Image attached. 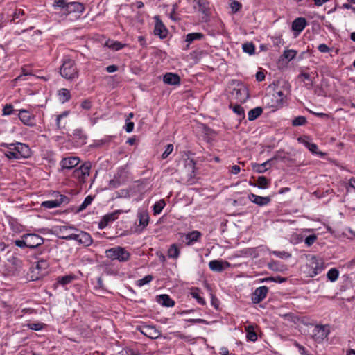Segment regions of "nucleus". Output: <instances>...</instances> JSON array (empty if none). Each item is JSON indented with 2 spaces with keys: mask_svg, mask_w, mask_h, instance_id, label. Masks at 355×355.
I'll return each instance as SVG.
<instances>
[{
  "mask_svg": "<svg viewBox=\"0 0 355 355\" xmlns=\"http://www.w3.org/2000/svg\"><path fill=\"white\" fill-rule=\"evenodd\" d=\"M80 162V159L78 157H69L62 159L61 166L64 169H71L76 166Z\"/></svg>",
  "mask_w": 355,
  "mask_h": 355,
  "instance_id": "obj_18",
  "label": "nucleus"
},
{
  "mask_svg": "<svg viewBox=\"0 0 355 355\" xmlns=\"http://www.w3.org/2000/svg\"><path fill=\"white\" fill-rule=\"evenodd\" d=\"M318 49L321 53H328L330 51V49L328 47V46L324 44H320Z\"/></svg>",
  "mask_w": 355,
  "mask_h": 355,
  "instance_id": "obj_61",
  "label": "nucleus"
},
{
  "mask_svg": "<svg viewBox=\"0 0 355 355\" xmlns=\"http://www.w3.org/2000/svg\"><path fill=\"white\" fill-rule=\"evenodd\" d=\"M203 37V34L200 33H189L186 36V42L190 44L194 40H201Z\"/></svg>",
  "mask_w": 355,
  "mask_h": 355,
  "instance_id": "obj_35",
  "label": "nucleus"
},
{
  "mask_svg": "<svg viewBox=\"0 0 355 355\" xmlns=\"http://www.w3.org/2000/svg\"><path fill=\"white\" fill-rule=\"evenodd\" d=\"M230 263L226 261L212 260L209 263V268L214 272H220L230 267Z\"/></svg>",
  "mask_w": 355,
  "mask_h": 355,
  "instance_id": "obj_14",
  "label": "nucleus"
},
{
  "mask_svg": "<svg viewBox=\"0 0 355 355\" xmlns=\"http://www.w3.org/2000/svg\"><path fill=\"white\" fill-rule=\"evenodd\" d=\"M272 254L280 258H289L291 256V254L285 251H274Z\"/></svg>",
  "mask_w": 355,
  "mask_h": 355,
  "instance_id": "obj_50",
  "label": "nucleus"
},
{
  "mask_svg": "<svg viewBox=\"0 0 355 355\" xmlns=\"http://www.w3.org/2000/svg\"><path fill=\"white\" fill-rule=\"evenodd\" d=\"M105 46H108L109 48H110L112 49L117 51V50L121 49L124 45L119 42L108 40L106 42Z\"/></svg>",
  "mask_w": 355,
  "mask_h": 355,
  "instance_id": "obj_40",
  "label": "nucleus"
},
{
  "mask_svg": "<svg viewBox=\"0 0 355 355\" xmlns=\"http://www.w3.org/2000/svg\"><path fill=\"white\" fill-rule=\"evenodd\" d=\"M74 240L85 246H89L92 243V239L90 234L78 230H76V238Z\"/></svg>",
  "mask_w": 355,
  "mask_h": 355,
  "instance_id": "obj_10",
  "label": "nucleus"
},
{
  "mask_svg": "<svg viewBox=\"0 0 355 355\" xmlns=\"http://www.w3.org/2000/svg\"><path fill=\"white\" fill-rule=\"evenodd\" d=\"M243 51L249 55H253L255 53V46L252 42H247L242 45Z\"/></svg>",
  "mask_w": 355,
  "mask_h": 355,
  "instance_id": "obj_37",
  "label": "nucleus"
},
{
  "mask_svg": "<svg viewBox=\"0 0 355 355\" xmlns=\"http://www.w3.org/2000/svg\"><path fill=\"white\" fill-rule=\"evenodd\" d=\"M247 332V338L250 341H255L257 339V335L254 331L253 326L249 325L245 327Z\"/></svg>",
  "mask_w": 355,
  "mask_h": 355,
  "instance_id": "obj_34",
  "label": "nucleus"
},
{
  "mask_svg": "<svg viewBox=\"0 0 355 355\" xmlns=\"http://www.w3.org/2000/svg\"><path fill=\"white\" fill-rule=\"evenodd\" d=\"M81 107L85 110H89L92 107V102L88 100H84L80 105Z\"/></svg>",
  "mask_w": 355,
  "mask_h": 355,
  "instance_id": "obj_57",
  "label": "nucleus"
},
{
  "mask_svg": "<svg viewBox=\"0 0 355 355\" xmlns=\"http://www.w3.org/2000/svg\"><path fill=\"white\" fill-rule=\"evenodd\" d=\"M85 10V6L83 3L79 2H70L67 3V12H63L65 15H67L71 12L82 13Z\"/></svg>",
  "mask_w": 355,
  "mask_h": 355,
  "instance_id": "obj_17",
  "label": "nucleus"
},
{
  "mask_svg": "<svg viewBox=\"0 0 355 355\" xmlns=\"http://www.w3.org/2000/svg\"><path fill=\"white\" fill-rule=\"evenodd\" d=\"M60 72V75L67 80H73L78 76V70L75 61L69 58L63 61Z\"/></svg>",
  "mask_w": 355,
  "mask_h": 355,
  "instance_id": "obj_3",
  "label": "nucleus"
},
{
  "mask_svg": "<svg viewBox=\"0 0 355 355\" xmlns=\"http://www.w3.org/2000/svg\"><path fill=\"white\" fill-rule=\"evenodd\" d=\"M117 70H118V67L114 64L109 65L106 67V71L108 73H113V72L116 71Z\"/></svg>",
  "mask_w": 355,
  "mask_h": 355,
  "instance_id": "obj_64",
  "label": "nucleus"
},
{
  "mask_svg": "<svg viewBox=\"0 0 355 355\" xmlns=\"http://www.w3.org/2000/svg\"><path fill=\"white\" fill-rule=\"evenodd\" d=\"M257 182V187L260 189H266L270 184V181L265 176H259Z\"/></svg>",
  "mask_w": 355,
  "mask_h": 355,
  "instance_id": "obj_36",
  "label": "nucleus"
},
{
  "mask_svg": "<svg viewBox=\"0 0 355 355\" xmlns=\"http://www.w3.org/2000/svg\"><path fill=\"white\" fill-rule=\"evenodd\" d=\"M93 199H94V198L92 196H87L85 198L83 203L78 208V211H82L85 209H86V207L92 203V202L93 201Z\"/></svg>",
  "mask_w": 355,
  "mask_h": 355,
  "instance_id": "obj_42",
  "label": "nucleus"
},
{
  "mask_svg": "<svg viewBox=\"0 0 355 355\" xmlns=\"http://www.w3.org/2000/svg\"><path fill=\"white\" fill-rule=\"evenodd\" d=\"M53 6L63 9L64 12H67V3L64 0H55Z\"/></svg>",
  "mask_w": 355,
  "mask_h": 355,
  "instance_id": "obj_47",
  "label": "nucleus"
},
{
  "mask_svg": "<svg viewBox=\"0 0 355 355\" xmlns=\"http://www.w3.org/2000/svg\"><path fill=\"white\" fill-rule=\"evenodd\" d=\"M338 276L339 271L335 268L330 269L327 274L328 279L331 282H335L338 279Z\"/></svg>",
  "mask_w": 355,
  "mask_h": 355,
  "instance_id": "obj_38",
  "label": "nucleus"
},
{
  "mask_svg": "<svg viewBox=\"0 0 355 355\" xmlns=\"http://www.w3.org/2000/svg\"><path fill=\"white\" fill-rule=\"evenodd\" d=\"M1 146H5L8 148V150L3 153L8 159H19L21 158H27L30 157L31 154V150L29 146L23 143H3Z\"/></svg>",
  "mask_w": 355,
  "mask_h": 355,
  "instance_id": "obj_1",
  "label": "nucleus"
},
{
  "mask_svg": "<svg viewBox=\"0 0 355 355\" xmlns=\"http://www.w3.org/2000/svg\"><path fill=\"white\" fill-rule=\"evenodd\" d=\"M28 248H35L44 243V239L35 234H26Z\"/></svg>",
  "mask_w": 355,
  "mask_h": 355,
  "instance_id": "obj_13",
  "label": "nucleus"
},
{
  "mask_svg": "<svg viewBox=\"0 0 355 355\" xmlns=\"http://www.w3.org/2000/svg\"><path fill=\"white\" fill-rule=\"evenodd\" d=\"M295 346L298 348L299 352L302 355H309L308 351L302 345L297 343H295Z\"/></svg>",
  "mask_w": 355,
  "mask_h": 355,
  "instance_id": "obj_59",
  "label": "nucleus"
},
{
  "mask_svg": "<svg viewBox=\"0 0 355 355\" xmlns=\"http://www.w3.org/2000/svg\"><path fill=\"white\" fill-rule=\"evenodd\" d=\"M230 8L233 12H236L241 8V4L236 1H233L230 3Z\"/></svg>",
  "mask_w": 355,
  "mask_h": 355,
  "instance_id": "obj_49",
  "label": "nucleus"
},
{
  "mask_svg": "<svg viewBox=\"0 0 355 355\" xmlns=\"http://www.w3.org/2000/svg\"><path fill=\"white\" fill-rule=\"evenodd\" d=\"M307 25V21L304 17H298L296 18L292 23V29L297 32V33H301L306 26Z\"/></svg>",
  "mask_w": 355,
  "mask_h": 355,
  "instance_id": "obj_23",
  "label": "nucleus"
},
{
  "mask_svg": "<svg viewBox=\"0 0 355 355\" xmlns=\"http://www.w3.org/2000/svg\"><path fill=\"white\" fill-rule=\"evenodd\" d=\"M274 159H275V157L270 159L262 164L252 163V168L255 172H257L258 173H263L271 167V166H272L271 162Z\"/></svg>",
  "mask_w": 355,
  "mask_h": 355,
  "instance_id": "obj_21",
  "label": "nucleus"
},
{
  "mask_svg": "<svg viewBox=\"0 0 355 355\" xmlns=\"http://www.w3.org/2000/svg\"><path fill=\"white\" fill-rule=\"evenodd\" d=\"M312 153L319 155L320 156L322 157L325 155V153L322 152H318V146L315 144H312L310 145V147L308 148Z\"/></svg>",
  "mask_w": 355,
  "mask_h": 355,
  "instance_id": "obj_51",
  "label": "nucleus"
},
{
  "mask_svg": "<svg viewBox=\"0 0 355 355\" xmlns=\"http://www.w3.org/2000/svg\"><path fill=\"white\" fill-rule=\"evenodd\" d=\"M306 258L307 261L304 272L307 276L313 277L324 270V263L322 259L313 255H309Z\"/></svg>",
  "mask_w": 355,
  "mask_h": 355,
  "instance_id": "obj_2",
  "label": "nucleus"
},
{
  "mask_svg": "<svg viewBox=\"0 0 355 355\" xmlns=\"http://www.w3.org/2000/svg\"><path fill=\"white\" fill-rule=\"evenodd\" d=\"M286 279L282 277H270V278H266L263 279V281H273L277 283H282L286 282Z\"/></svg>",
  "mask_w": 355,
  "mask_h": 355,
  "instance_id": "obj_55",
  "label": "nucleus"
},
{
  "mask_svg": "<svg viewBox=\"0 0 355 355\" xmlns=\"http://www.w3.org/2000/svg\"><path fill=\"white\" fill-rule=\"evenodd\" d=\"M201 235L202 234L199 231L194 230L187 234H181V237L185 239L187 245H191L193 243L198 241Z\"/></svg>",
  "mask_w": 355,
  "mask_h": 355,
  "instance_id": "obj_22",
  "label": "nucleus"
},
{
  "mask_svg": "<svg viewBox=\"0 0 355 355\" xmlns=\"http://www.w3.org/2000/svg\"><path fill=\"white\" fill-rule=\"evenodd\" d=\"M76 229L72 226H60L55 230L58 236L62 239L74 240L76 238Z\"/></svg>",
  "mask_w": 355,
  "mask_h": 355,
  "instance_id": "obj_7",
  "label": "nucleus"
},
{
  "mask_svg": "<svg viewBox=\"0 0 355 355\" xmlns=\"http://www.w3.org/2000/svg\"><path fill=\"white\" fill-rule=\"evenodd\" d=\"M307 121L306 119L304 116H299L295 117L292 121V125L293 126H299V125H304L306 123Z\"/></svg>",
  "mask_w": 355,
  "mask_h": 355,
  "instance_id": "obj_43",
  "label": "nucleus"
},
{
  "mask_svg": "<svg viewBox=\"0 0 355 355\" xmlns=\"http://www.w3.org/2000/svg\"><path fill=\"white\" fill-rule=\"evenodd\" d=\"M157 302L166 307H172L175 304V302L166 294L159 295L157 297Z\"/></svg>",
  "mask_w": 355,
  "mask_h": 355,
  "instance_id": "obj_28",
  "label": "nucleus"
},
{
  "mask_svg": "<svg viewBox=\"0 0 355 355\" xmlns=\"http://www.w3.org/2000/svg\"><path fill=\"white\" fill-rule=\"evenodd\" d=\"M141 332L150 338H157L160 336V332L151 326L144 327Z\"/></svg>",
  "mask_w": 355,
  "mask_h": 355,
  "instance_id": "obj_27",
  "label": "nucleus"
},
{
  "mask_svg": "<svg viewBox=\"0 0 355 355\" xmlns=\"http://www.w3.org/2000/svg\"><path fill=\"white\" fill-rule=\"evenodd\" d=\"M155 25L154 29V33L156 35L159 36L160 38H164L166 37L168 31L162 21H161L159 16H155Z\"/></svg>",
  "mask_w": 355,
  "mask_h": 355,
  "instance_id": "obj_12",
  "label": "nucleus"
},
{
  "mask_svg": "<svg viewBox=\"0 0 355 355\" xmlns=\"http://www.w3.org/2000/svg\"><path fill=\"white\" fill-rule=\"evenodd\" d=\"M15 244L16 246L19 248L28 247V243L26 241V234L23 236V239L21 240H15Z\"/></svg>",
  "mask_w": 355,
  "mask_h": 355,
  "instance_id": "obj_46",
  "label": "nucleus"
},
{
  "mask_svg": "<svg viewBox=\"0 0 355 355\" xmlns=\"http://www.w3.org/2000/svg\"><path fill=\"white\" fill-rule=\"evenodd\" d=\"M121 213V211L117 210L114 211L112 213L107 214L105 215L101 220L99 222L98 227L100 229L105 228L110 223L114 221L118 218L119 214Z\"/></svg>",
  "mask_w": 355,
  "mask_h": 355,
  "instance_id": "obj_15",
  "label": "nucleus"
},
{
  "mask_svg": "<svg viewBox=\"0 0 355 355\" xmlns=\"http://www.w3.org/2000/svg\"><path fill=\"white\" fill-rule=\"evenodd\" d=\"M75 279L76 276L73 274H70L62 277H58L57 278V282L62 286H65L68 284H70Z\"/></svg>",
  "mask_w": 355,
  "mask_h": 355,
  "instance_id": "obj_29",
  "label": "nucleus"
},
{
  "mask_svg": "<svg viewBox=\"0 0 355 355\" xmlns=\"http://www.w3.org/2000/svg\"><path fill=\"white\" fill-rule=\"evenodd\" d=\"M19 118L21 121L28 126L34 125V116L26 110H21L19 112Z\"/></svg>",
  "mask_w": 355,
  "mask_h": 355,
  "instance_id": "obj_16",
  "label": "nucleus"
},
{
  "mask_svg": "<svg viewBox=\"0 0 355 355\" xmlns=\"http://www.w3.org/2000/svg\"><path fill=\"white\" fill-rule=\"evenodd\" d=\"M49 263L46 260L42 259L37 261L35 268H32L30 278L32 281L38 280L47 273Z\"/></svg>",
  "mask_w": 355,
  "mask_h": 355,
  "instance_id": "obj_5",
  "label": "nucleus"
},
{
  "mask_svg": "<svg viewBox=\"0 0 355 355\" xmlns=\"http://www.w3.org/2000/svg\"><path fill=\"white\" fill-rule=\"evenodd\" d=\"M184 166L188 171L189 175L191 178L196 176V162L191 158H187L184 159Z\"/></svg>",
  "mask_w": 355,
  "mask_h": 355,
  "instance_id": "obj_26",
  "label": "nucleus"
},
{
  "mask_svg": "<svg viewBox=\"0 0 355 355\" xmlns=\"http://www.w3.org/2000/svg\"><path fill=\"white\" fill-rule=\"evenodd\" d=\"M70 114L69 110H65L60 114L55 116V123L58 129L65 128L67 123V117Z\"/></svg>",
  "mask_w": 355,
  "mask_h": 355,
  "instance_id": "obj_19",
  "label": "nucleus"
},
{
  "mask_svg": "<svg viewBox=\"0 0 355 355\" xmlns=\"http://www.w3.org/2000/svg\"><path fill=\"white\" fill-rule=\"evenodd\" d=\"M180 255V249L177 244H172L168 250V256L171 258L177 259Z\"/></svg>",
  "mask_w": 355,
  "mask_h": 355,
  "instance_id": "obj_33",
  "label": "nucleus"
},
{
  "mask_svg": "<svg viewBox=\"0 0 355 355\" xmlns=\"http://www.w3.org/2000/svg\"><path fill=\"white\" fill-rule=\"evenodd\" d=\"M13 112V107L12 105H6L3 109V115H10Z\"/></svg>",
  "mask_w": 355,
  "mask_h": 355,
  "instance_id": "obj_54",
  "label": "nucleus"
},
{
  "mask_svg": "<svg viewBox=\"0 0 355 355\" xmlns=\"http://www.w3.org/2000/svg\"><path fill=\"white\" fill-rule=\"evenodd\" d=\"M91 166L89 162L85 163L73 171V177L78 179L80 182H85L86 178L89 175Z\"/></svg>",
  "mask_w": 355,
  "mask_h": 355,
  "instance_id": "obj_8",
  "label": "nucleus"
},
{
  "mask_svg": "<svg viewBox=\"0 0 355 355\" xmlns=\"http://www.w3.org/2000/svg\"><path fill=\"white\" fill-rule=\"evenodd\" d=\"M196 5L194 6L195 9L203 14L205 16L209 15V3L206 0H194Z\"/></svg>",
  "mask_w": 355,
  "mask_h": 355,
  "instance_id": "obj_24",
  "label": "nucleus"
},
{
  "mask_svg": "<svg viewBox=\"0 0 355 355\" xmlns=\"http://www.w3.org/2000/svg\"><path fill=\"white\" fill-rule=\"evenodd\" d=\"M138 217H139V226H141L142 229H144L148 224V221H149L148 214L146 211H142V212L139 213Z\"/></svg>",
  "mask_w": 355,
  "mask_h": 355,
  "instance_id": "obj_32",
  "label": "nucleus"
},
{
  "mask_svg": "<svg viewBox=\"0 0 355 355\" xmlns=\"http://www.w3.org/2000/svg\"><path fill=\"white\" fill-rule=\"evenodd\" d=\"M329 334V329L327 326L316 325L313 330L312 337L318 343L322 342L327 337Z\"/></svg>",
  "mask_w": 355,
  "mask_h": 355,
  "instance_id": "obj_9",
  "label": "nucleus"
},
{
  "mask_svg": "<svg viewBox=\"0 0 355 355\" xmlns=\"http://www.w3.org/2000/svg\"><path fill=\"white\" fill-rule=\"evenodd\" d=\"M129 119L126 120L125 130L127 132H131L134 128V123L128 121Z\"/></svg>",
  "mask_w": 355,
  "mask_h": 355,
  "instance_id": "obj_60",
  "label": "nucleus"
},
{
  "mask_svg": "<svg viewBox=\"0 0 355 355\" xmlns=\"http://www.w3.org/2000/svg\"><path fill=\"white\" fill-rule=\"evenodd\" d=\"M233 111L238 115L244 116V110L241 105H234L233 107Z\"/></svg>",
  "mask_w": 355,
  "mask_h": 355,
  "instance_id": "obj_56",
  "label": "nucleus"
},
{
  "mask_svg": "<svg viewBox=\"0 0 355 355\" xmlns=\"http://www.w3.org/2000/svg\"><path fill=\"white\" fill-rule=\"evenodd\" d=\"M153 277L150 275L145 276L144 278L139 279L137 282V285L139 286H143L144 285L150 283L153 280Z\"/></svg>",
  "mask_w": 355,
  "mask_h": 355,
  "instance_id": "obj_45",
  "label": "nucleus"
},
{
  "mask_svg": "<svg viewBox=\"0 0 355 355\" xmlns=\"http://www.w3.org/2000/svg\"><path fill=\"white\" fill-rule=\"evenodd\" d=\"M105 254L107 258L121 262L128 261L130 257V253L124 248L120 246L107 250Z\"/></svg>",
  "mask_w": 355,
  "mask_h": 355,
  "instance_id": "obj_4",
  "label": "nucleus"
},
{
  "mask_svg": "<svg viewBox=\"0 0 355 355\" xmlns=\"http://www.w3.org/2000/svg\"><path fill=\"white\" fill-rule=\"evenodd\" d=\"M58 95L60 100L62 103L67 102L71 98V94L69 89L66 88H62L58 91Z\"/></svg>",
  "mask_w": 355,
  "mask_h": 355,
  "instance_id": "obj_31",
  "label": "nucleus"
},
{
  "mask_svg": "<svg viewBox=\"0 0 355 355\" xmlns=\"http://www.w3.org/2000/svg\"><path fill=\"white\" fill-rule=\"evenodd\" d=\"M241 171V168L238 165H234L230 169V173L234 175L238 174Z\"/></svg>",
  "mask_w": 355,
  "mask_h": 355,
  "instance_id": "obj_62",
  "label": "nucleus"
},
{
  "mask_svg": "<svg viewBox=\"0 0 355 355\" xmlns=\"http://www.w3.org/2000/svg\"><path fill=\"white\" fill-rule=\"evenodd\" d=\"M173 146L172 144H168L166 146V150L162 155V158L163 159L167 158L168 155L173 152Z\"/></svg>",
  "mask_w": 355,
  "mask_h": 355,
  "instance_id": "obj_48",
  "label": "nucleus"
},
{
  "mask_svg": "<svg viewBox=\"0 0 355 355\" xmlns=\"http://www.w3.org/2000/svg\"><path fill=\"white\" fill-rule=\"evenodd\" d=\"M191 295L197 300V302L202 304V305H204L205 304V300L201 297L199 295V289L197 288H193L191 291Z\"/></svg>",
  "mask_w": 355,
  "mask_h": 355,
  "instance_id": "obj_39",
  "label": "nucleus"
},
{
  "mask_svg": "<svg viewBox=\"0 0 355 355\" xmlns=\"http://www.w3.org/2000/svg\"><path fill=\"white\" fill-rule=\"evenodd\" d=\"M166 203L164 200H160L155 202L153 206V211L155 214H159L162 211Z\"/></svg>",
  "mask_w": 355,
  "mask_h": 355,
  "instance_id": "obj_41",
  "label": "nucleus"
},
{
  "mask_svg": "<svg viewBox=\"0 0 355 355\" xmlns=\"http://www.w3.org/2000/svg\"><path fill=\"white\" fill-rule=\"evenodd\" d=\"M24 15V10H21V9H17L15 11V12L13 13L12 15V21H15V20L16 19H18L19 18V17L21 15Z\"/></svg>",
  "mask_w": 355,
  "mask_h": 355,
  "instance_id": "obj_58",
  "label": "nucleus"
},
{
  "mask_svg": "<svg viewBox=\"0 0 355 355\" xmlns=\"http://www.w3.org/2000/svg\"><path fill=\"white\" fill-rule=\"evenodd\" d=\"M263 110L260 107H257L254 109H252L248 112V120L254 121L257 118H258L262 114Z\"/></svg>",
  "mask_w": 355,
  "mask_h": 355,
  "instance_id": "obj_30",
  "label": "nucleus"
},
{
  "mask_svg": "<svg viewBox=\"0 0 355 355\" xmlns=\"http://www.w3.org/2000/svg\"><path fill=\"white\" fill-rule=\"evenodd\" d=\"M268 288L266 286H260L255 289L252 296V301L254 304L261 302L267 295Z\"/></svg>",
  "mask_w": 355,
  "mask_h": 355,
  "instance_id": "obj_11",
  "label": "nucleus"
},
{
  "mask_svg": "<svg viewBox=\"0 0 355 355\" xmlns=\"http://www.w3.org/2000/svg\"><path fill=\"white\" fill-rule=\"evenodd\" d=\"M163 81L164 83L168 85H176L180 84V78L178 74L167 73L164 76Z\"/></svg>",
  "mask_w": 355,
  "mask_h": 355,
  "instance_id": "obj_25",
  "label": "nucleus"
},
{
  "mask_svg": "<svg viewBox=\"0 0 355 355\" xmlns=\"http://www.w3.org/2000/svg\"><path fill=\"white\" fill-rule=\"evenodd\" d=\"M296 55H297L296 51L290 49V50L284 51V52L282 56L284 57L285 59L288 60V61H291L293 59H294V58L296 56Z\"/></svg>",
  "mask_w": 355,
  "mask_h": 355,
  "instance_id": "obj_44",
  "label": "nucleus"
},
{
  "mask_svg": "<svg viewBox=\"0 0 355 355\" xmlns=\"http://www.w3.org/2000/svg\"><path fill=\"white\" fill-rule=\"evenodd\" d=\"M28 327L32 330L39 331L42 329L43 324L41 323H29Z\"/></svg>",
  "mask_w": 355,
  "mask_h": 355,
  "instance_id": "obj_52",
  "label": "nucleus"
},
{
  "mask_svg": "<svg viewBox=\"0 0 355 355\" xmlns=\"http://www.w3.org/2000/svg\"><path fill=\"white\" fill-rule=\"evenodd\" d=\"M248 199L259 206L266 205L270 202V198L268 196L262 197L252 193L248 195Z\"/></svg>",
  "mask_w": 355,
  "mask_h": 355,
  "instance_id": "obj_20",
  "label": "nucleus"
},
{
  "mask_svg": "<svg viewBox=\"0 0 355 355\" xmlns=\"http://www.w3.org/2000/svg\"><path fill=\"white\" fill-rule=\"evenodd\" d=\"M55 199L43 202L42 205L44 207L51 209L60 207L61 205H67L69 202V198L58 192L55 193Z\"/></svg>",
  "mask_w": 355,
  "mask_h": 355,
  "instance_id": "obj_6",
  "label": "nucleus"
},
{
  "mask_svg": "<svg viewBox=\"0 0 355 355\" xmlns=\"http://www.w3.org/2000/svg\"><path fill=\"white\" fill-rule=\"evenodd\" d=\"M298 141L303 144L307 148L310 147V145H311L313 143L309 142L307 139L302 137H299Z\"/></svg>",
  "mask_w": 355,
  "mask_h": 355,
  "instance_id": "obj_63",
  "label": "nucleus"
},
{
  "mask_svg": "<svg viewBox=\"0 0 355 355\" xmlns=\"http://www.w3.org/2000/svg\"><path fill=\"white\" fill-rule=\"evenodd\" d=\"M317 239V237L314 234H312V235H309L308 236L306 239H305V243L308 245V246H310L313 243H314V242L316 241Z\"/></svg>",
  "mask_w": 355,
  "mask_h": 355,
  "instance_id": "obj_53",
  "label": "nucleus"
}]
</instances>
